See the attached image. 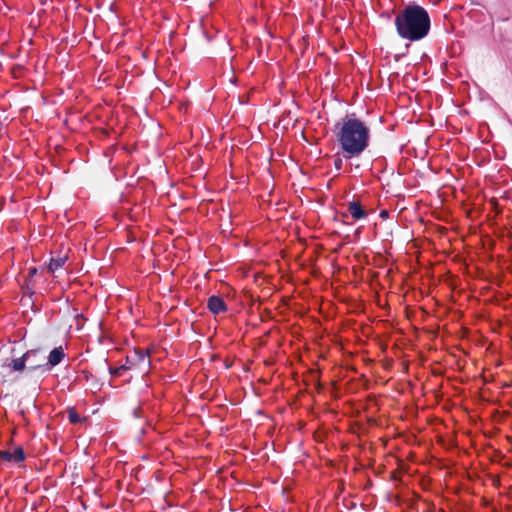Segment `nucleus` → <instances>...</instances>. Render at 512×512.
Returning <instances> with one entry per match:
<instances>
[{"label": "nucleus", "instance_id": "f257e3e1", "mask_svg": "<svg viewBox=\"0 0 512 512\" xmlns=\"http://www.w3.org/2000/svg\"><path fill=\"white\" fill-rule=\"evenodd\" d=\"M335 137L343 157L351 159L361 155L369 146L370 128L352 114L335 124Z\"/></svg>", "mask_w": 512, "mask_h": 512}, {"label": "nucleus", "instance_id": "f03ea898", "mask_svg": "<svg viewBox=\"0 0 512 512\" xmlns=\"http://www.w3.org/2000/svg\"><path fill=\"white\" fill-rule=\"evenodd\" d=\"M397 34L411 42L425 38L431 26L430 16L425 8L409 4L394 19Z\"/></svg>", "mask_w": 512, "mask_h": 512}, {"label": "nucleus", "instance_id": "7ed1b4c3", "mask_svg": "<svg viewBox=\"0 0 512 512\" xmlns=\"http://www.w3.org/2000/svg\"><path fill=\"white\" fill-rule=\"evenodd\" d=\"M25 368L29 371H35L45 366V356L41 349H31L23 355Z\"/></svg>", "mask_w": 512, "mask_h": 512}, {"label": "nucleus", "instance_id": "20e7f679", "mask_svg": "<svg viewBox=\"0 0 512 512\" xmlns=\"http://www.w3.org/2000/svg\"><path fill=\"white\" fill-rule=\"evenodd\" d=\"M25 369L23 356L18 358H7L0 366V373L6 376L13 372H23Z\"/></svg>", "mask_w": 512, "mask_h": 512}, {"label": "nucleus", "instance_id": "39448f33", "mask_svg": "<svg viewBox=\"0 0 512 512\" xmlns=\"http://www.w3.org/2000/svg\"><path fill=\"white\" fill-rule=\"evenodd\" d=\"M207 307L213 314L224 313L227 311V305L222 297L212 295L207 300Z\"/></svg>", "mask_w": 512, "mask_h": 512}, {"label": "nucleus", "instance_id": "423d86ee", "mask_svg": "<svg viewBox=\"0 0 512 512\" xmlns=\"http://www.w3.org/2000/svg\"><path fill=\"white\" fill-rule=\"evenodd\" d=\"M0 458L3 461L19 463L25 460V454L21 447H17L13 452L0 450Z\"/></svg>", "mask_w": 512, "mask_h": 512}, {"label": "nucleus", "instance_id": "0eeeda50", "mask_svg": "<svg viewBox=\"0 0 512 512\" xmlns=\"http://www.w3.org/2000/svg\"><path fill=\"white\" fill-rule=\"evenodd\" d=\"M127 362L131 365H149V354L143 349H136L133 355L127 357Z\"/></svg>", "mask_w": 512, "mask_h": 512}, {"label": "nucleus", "instance_id": "6e6552de", "mask_svg": "<svg viewBox=\"0 0 512 512\" xmlns=\"http://www.w3.org/2000/svg\"><path fill=\"white\" fill-rule=\"evenodd\" d=\"M65 358V353L62 346L54 348L47 357V362H45V366H48V369L55 367L60 364L61 361Z\"/></svg>", "mask_w": 512, "mask_h": 512}, {"label": "nucleus", "instance_id": "1a4fd4ad", "mask_svg": "<svg viewBox=\"0 0 512 512\" xmlns=\"http://www.w3.org/2000/svg\"><path fill=\"white\" fill-rule=\"evenodd\" d=\"M347 211L355 220H360L367 217L366 210L362 207L359 201H351L347 204Z\"/></svg>", "mask_w": 512, "mask_h": 512}, {"label": "nucleus", "instance_id": "9d476101", "mask_svg": "<svg viewBox=\"0 0 512 512\" xmlns=\"http://www.w3.org/2000/svg\"><path fill=\"white\" fill-rule=\"evenodd\" d=\"M66 261H67V256L66 255H62V256L59 255L57 257H52L50 259V262H49V265H48L49 272L54 273L56 270H58L61 267H63V265L65 264Z\"/></svg>", "mask_w": 512, "mask_h": 512}, {"label": "nucleus", "instance_id": "9b49d317", "mask_svg": "<svg viewBox=\"0 0 512 512\" xmlns=\"http://www.w3.org/2000/svg\"><path fill=\"white\" fill-rule=\"evenodd\" d=\"M68 419L72 424H76L81 421L80 415L77 413V411L74 408L68 409Z\"/></svg>", "mask_w": 512, "mask_h": 512}, {"label": "nucleus", "instance_id": "f8f14e48", "mask_svg": "<svg viewBox=\"0 0 512 512\" xmlns=\"http://www.w3.org/2000/svg\"><path fill=\"white\" fill-rule=\"evenodd\" d=\"M128 368H129L128 366L122 365V366L116 367V368H109V372H110V374H112L114 376H120L122 374V371H125Z\"/></svg>", "mask_w": 512, "mask_h": 512}, {"label": "nucleus", "instance_id": "ddd939ff", "mask_svg": "<svg viewBox=\"0 0 512 512\" xmlns=\"http://www.w3.org/2000/svg\"><path fill=\"white\" fill-rule=\"evenodd\" d=\"M334 167L336 170H340L343 165V161L340 157H336L333 161Z\"/></svg>", "mask_w": 512, "mask_h": 512}, {"label": "nucleus", "instance_id": "4468645a", "mask_svg": "<svg viewBox=\"0 0 512 512\" xmlns=\"http://www.w3.org/2000/svg\"><path fill=\"white\" fill-rule=\"evenodd\" d=\"M36 273H37V269H36L35 267H31V268H29V270H28V275H29L30 277H32V276H34V275H36Z\"/></svg>", "mask_w": 512, "mask_h": 512}, {"label": "nucleus", "instance_id": "2eb2a0df", "mask_svg": "<svg viewBox=\"0 0 512 512\" xmlns=\"http://www.w3.org/2000/svg\"><path fill=\"white\" fill-rule=\"evenodd\" d=\"M387 216H388V211H386V210H382V211L380 212V217H381V218H386Z\"/></svg>", "mask_w": 512, "mask_h": 512}]
</instances>
